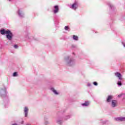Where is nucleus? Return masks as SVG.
Returning a JSON list of instances; mask_svg holds the SVG:
<instances>
[{"instance_id": "nucleus-7", "label": "nucleus", "mask_w": 125, "mask_h": 125, "mask_svg": "<svg viewBox=\"0 0 125 125\" xmlns=\"http://www.w3.org/2000/svg\"><path fill=\"white\" fill-rule=\"evenodd\" d=\"M115 121L118 122H125V117H117L115 119Z\"/></svg>"}, {"instance_id": "nucleus-12", "label": "nucleus", "mask_w": 125, "mask_h": 125, "mask_svg": "<svg viewBox=\"0 0 125 125\" xmlns=\"http://www.w3.org/2000/svg\"><path fill=\"white\" fill-rule=\"evenodd\" d=\"M56 123L57 124H58V125H61V124H62V119L57 118L56 120Z\"/></svg>"}, {"instance_id": "nucleus-2", "label": "nucleus", "mask_w": 125, "mask_h": 125, "mask_svg": "<svg viewBox=\"0 0 125 125\" xmlns=\"http://www.w3.org/2000/svg\"><path fill=\"white\" fill-rule=\"evenodd\" d=\"M64 62L67 66H73L76 64V60H75L71 56H66L64 59Z\"/></svg>"}, {"instance_id": "nucleus-17", "label": "nucleus", "mask_w": 125, "mask_h": 125, "mask_svg": "<svg viewBox=\"0 0 125 125\" xmlns=\"http://www.w3.org/2000/svg\"><path fill=\"white\" fill-rule=\"evenodd\" d=\"M70 118H71V116L67 115V116H65L64 119H65V120H68V119H70Z\"/></svg>"}, {"instance_id": "nucleus-10", "label": "nucleus", "mask_w": 125, "mask_h": 125, "mask_svg": "<svg viewBox=\"0 0 125 125\" xmlns=\"http://www.w3.org/2000/svg\"><path fill=\"white\" fill-rule=\"evenodd\" d=\"M113 99V96H108L107 99H106V102L108 103L111 102V101Z\"/></svg>"}, {"instance_id": "nucleus-21", "label": "nucleus", "mask_w": 125, "mask_h": 125, "mask_svg": "<svg viewBox=\"0 0 125 125\" xmlns=\"http://www.w3.org/2000/svg\"><path fill=\"white\" fill-rule=\"evenodd\" d=\"M14 48H18V45L15 44L14 46Z\"/></svg>"}, {"instance_id": "nucleus-19", "label": "nucleus", "mask_w": 125, "mask_h": 125, "mask_svg": "<svg viewBox=\"0 0 125 125\" xmlns=\"http://www.w3.org/2000/svg\"><path fill=\"white\" fill-rule=\"evenodd\" d=\"M64 30H65V31H68V30H69V26H65Z\"/></svg>"}, {"instance_id": "nucleus-15", "label": "nucleus", "mask_w": 125, "mask_h": 125, "mask_svg": "<svg viewBox=\"0 0 125 125\" xmlns=\"http://www.w3.org/2000/svg\"><path fill=\"white\" fill-rule=\"evenodd\" d=\"M13 77H18V73L15 72L13 74Z\"/></svg>"}, {"instance_id": "nucleus-11", "label": "nucleus", "mask_w": 125, "mask_h": 125, "mask_svg": "<svg viewBox=\"0 0 125 125\" xmlns=\"http://www.w3.org/2000/svg\"><path fill=\"white\" fill-rule=\"evenodd\" d=\"M50 89L51 91H52V92H53V93L55 94V95H58V94H59V93H58L57 91L55 90V89H54V88L51 87Z\"/></svg>"}, {"instance_id": "nucleus-4", "label": "nucleus", "mask_w": 125, "mask_h": 125, "mask_svg": "<svg viewBox=\"0 0 125 125\" xmlns=\"http://www.w3.org/2000/svg\"><path fill=\"white\" fill-rule=\"evenodd\" d=\"M17 13L19 16V17H21V18H22V17H24V13H23V11L21 9H19Z\"/></svg>"}, {"instance_id": "nucleus-23", "label": "nucleus", "mask_w": 125, "mask_h": 125, "mask_svg": "<svg viewBox=\"0 0 125 125\" xmlns=\"http://www.w3.org/2000/svg\"><path fill=\"white\" fill-rule=\"evenodd\" d=\"M87 86H91V84H90V83H87Z\"/></svg>"}, {"instance_id": "nucleus-27", "label": "nucleus", "mask_w": 125, "mask_h": 125, "mask_svg": "<svg viewBox=\"0 0 125 125\" xmlns=\"http://www.w3.org/2000/svg\"><path fill=\"white\" fill-rule=\"evenodd\" d=\"M9 0V1H11V0Z\"/></svg>"}, {"instance_id": "nucleus-26", "label": "nucleus", "mask_w": 125, "mask_h": 125, "mask_svg": "<svg viewBox=\"0 0 125 125\" xmlns=\"http://www.w3.org/2000/svg\"><path fill=\"white\" fill-rule=\"evenodd\" d=\"M21 124H24V121H22Z\"/></svg>"}, {"instance_id": "nucleus-1", "label": "nucleus", "mask_w": 125, "mask_h": 125, "mask_svg": "<svg viewBox=\"0 0 125 125\" xmlns=\"http://www.w3.org/2000/svg\"><path fill=\"white\" fill-rule=\"evenodd\" d=\"M0 33L3 36L6 35V38L9 41H11L12 38H13V33L10 30L7 29L6 30L5 29H2L0 30Z\"/></svg>"}, {"instance_id": "nucleus-22", "label": "nucleus", "mask_w": 125, "mask_h": 125, "mask_svg": "<svg viewBox=\"0 0 125 125\" xmlns=\"http://www.w3.org/2000/svg\"><path fill=\"white\" fill-rule=\"evenodd\" d=\"M101 123H102L103 124H106V121H104L103 120H101Z\"/></svg>"}, {"instance_id": "nucleus-13", "label": "nucleus", "mask_w": 125, "mask_h": 125, "mask_svg": "<svg viewBox=\"0 0 125 125\" xmlns=\"http://www.w3.org/2000/svg\"><path fill=\"white\" fill-rule=\"evenodd\" d=\"M82 106L83 107H87V106H88L89 105V102H85L84 103L82 104Z\"/></svg>"}, {"instance_id": "nucleus-14", "label": "nucleus", "mask_w": 125, "mask_h": 125, "mask_svg": "<svg viewBox=\"0 0 125 125\" xmlns=\"http://www.w3.org/2000/svg\"><path fill=\"white\" fill-rule=\"evenodd\" d=\"M73 39L74 41H78L79 40V37L76 35H73Z\"/></svg>"}, {"instance_id": "nucleus-16", "label": "nucleus", "mask_w": 125, "mask_h": 125, "mask_svg": "<svg viewBox=\"0 0 125 125\" xmlns=\"http://www.w3.org/2000/svg\"><path fill=\"white\" fill-rule=\"evenodd\" d=\"M117 84L119 85V86H122L123 84L122 83V82L121 81H119L117 83Z\"/></svg>"}, {"instance_id": "nucleus-5", "label": "nucleus", "mask_w": 125, "mask_h": 125, "mask_svg": "<svg viewBox=\"0 0 125 125\" xmlns=\"http://www.w3.org/2000/svg\"><path fill=\"white\" fill-rule=\"evenodd\" d=\"M115 77H117V78H118L120 81H122V80H123V75H122V74L120 73L116 72L115 73Z\"/></svg>"}, {"instance_id": "nucleus-9", "label": "nucleus", "mask_w": 125, "mask_h": 125, "mask_svg": "<svg viewBox=\"0 0 125 125\" xmlns=\"http://www.w3.org/2000/svg\"><path fill=\"white\" fill-rule=\"evenodd\" d=\"M28 112H29V108H28V107L25 106L24 109V113L25 117H28Z\"/></svg>"}, {"instance_id": "nucleus-24", "label": "nucleus", "mask_w": 125, "mask_h": 125, "mask_svg": "<svg viewBox=\"0 0 125 125\" xmlns=\"http://www.w3.org/2000/svg\"><path fill=\"white\" fill-rule=\"evenodd\" d=\"M123 94H120V95H119L118 96V97H122V96H123Z\"/></svg>"}, {"instance_id": "nucleus-6", "label": "nucleus", "mask_w": 125, "mask_h": 125, "mask_svg": "<svg viewBox=\"0 0 125 125\" xmlns=\"http://www.w3.org/2000/svg\"><path fill=\"white\" fill-rule=\"evenodd\" d=\"M78 6H79L78 2H75L72 5L71 8L74 9V10H76L78 8Z\"/></svg>"}, {"instance_id": "nucleus-20", "label": "nucleus", "mask_w": 125, "mask_h": 125, "mask_svg": "<svg viewBox=\"0 0 125 125\" xmlns=\"http://www.w3.org/2000/svg\"><path fill=\"white\" fill-rule=\"evenodd\" d=\"M93 84H94V85H98V83H97L96 82H94L93 83Z\"/></svg>"}, {"instance_id": "nucleus-18", "label": "nucleus", "mask_w": 125, "mask_h": 125, "mask_svg": "<svg viewBox=\"0 0 125 125\" xmlns=\"http://www.w3.org/2000/svg\"><path fill=\"white\" fill-rule=\"evenodd\" d=\"M108 5L110 7V8H113V7H114V6H113V5H112V4L111 3H109Z\"/></svg>"}, {"instance_id": "nucleus-3", "label": "nucleus", "mask_w": 125, "mask_h": 125, "mask_svg": "<svg viewBox=\"0 0 125 125\" xmlns=\"http://www.w3.org/2000/svg\"><path fill=\"white\" fill-rule=\"evenodd\" d=\"M118 105V102L116 100H113L111 101V106L112 108H116Z\"/></svg>"}, {"instance_id": "nucleus-8", "label": "nucleus", "mask_w": 125, "mask_h": 125, "mask_svg": "<svg viewBox=\"0 0 125 125\" xmlns=\"http://www.w3.org/2000/svg\"><path fill=\"white\" fill-rule=\"evenodd\" d=\"M54 10H53V13L54 14H56V13H58L59 12V6L58 5H55L54 6Z\"/></svg>"}, {"instance_id": "nucleus-25", "label": "nucleus", "mask_w": 125, "mask_h": 125, "mask_svg": "<svg viewBox=\"0 0 125 125\" xmlns=\"http://www.w3.org/2000/svg\"><path fill=\"white\" fill-rule=\"evenodd\" d=\"M122 44H123V46H124V47H125V43L124 42H122Z\"/></svg>"}]
</instances>
